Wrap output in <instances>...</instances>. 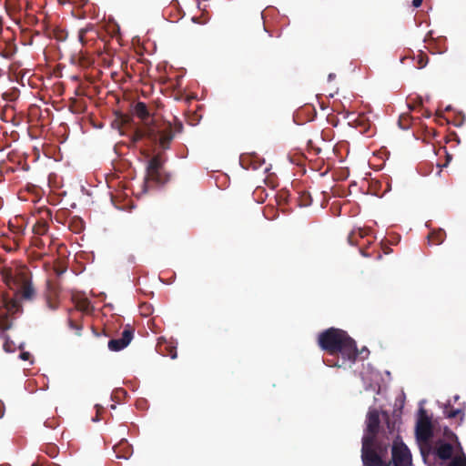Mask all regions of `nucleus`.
<instances>
[{"label":"nucleus","mask_w":466,"mask_h":466,"mask_svg":"<svg viewBox=\"0 0 466 466\" xmlns=\"http://www.w3.org/2000/svg\"><path fill=\"white\" fill-rule=\"evenodd\" d=\"M133 113L141 120V126L137 127L131 136L133 144L145 141V145L147 147H158L167 150L170 147L175 132H182L183 125L180 122L175 126L174 130L169 122H162L157 119L144 102H137Z\"/></svg>","instance_id":"f257e3e1"},{"label":"nucleus","mask_w":466,"mask_h":466,"mask_svg":"<svg viewBox=\"0 0 466 466\" xmlns=\"http://www.w3.org/2000/svg\"><path fill=\"white\" fill-rule=\"evenodd\" d=\"M319 346L335 359H327L324 363L329 367H345L347 363H354L360 353L355 340L339 329L329 328L319 333Z\"/></svg>","instance_id":"f03ea898"},{"label":"nucleus","mask_w":466,"mask_h":466,"mask_svg":"<svg viewBox=\"0 0 466 466\" xmlns=\"http://www.w3.org/2000/svg\"><path fill=\"white\" fill-rule=\"evenodd\" d=\"M380 422L379 411L377 410H370L367 415L366 432L361 441V460L363 466H377L381 462L375 452L377 446L380 443H384L377 439Z\"/></svg>","instance_id":"7ed1b4c3"},{"label":"nucleus","mask_w":466,"mask_h":466,"mask_svg":"<svg viewBox=\"0 0 466 466\" xmlns=\"http://www.w3.org/2000/svg\"><path fill=\"white\" fill-rule=\"evenodd\" d=\"M163 161L159 155L149 159L147 165L144 190L147 191L154 185H162L167 182V177L162 174Z\"/></svg>","instance_id":"20e7f679"},{"label":"nucleus","mask_w":466,"mask_h":466,"mask_svg":"<svg viewBox=\"0 0 466 466\" xmlns=\"http://www.w3.org/2000/svg\"><path fill=\"white\" fill-rule=\"evenodd\" d=\"M21 310V304L17 299H8L4 300V305L0 306V329L7 330L13 326V316Z\"/></svg>","instance_id":"39448f33"},{"label":"nucleus","mask_w":466,"mask_h":466,"mask_svg":"<svg viewBox=\"0 0 466 466\" xmlns=\"http://www.w3.org/2000/svg\"><path fill=\"white\" fill-rule=\"evenodd\" d=\"M420 413L421 416L416 424V437L421 441H428L433 435L431 421L423 410Z\"/></svg>","instance_id":"423d86ee"},{"label":"nucleus","mask_w":466,"mask_h":466,"mask_svg":"<svg viewBox=\"0 0 466 466\" xmlns=\"http://www.w3.org/2000/svg\"><path fill=\"white\" fill-rule=\"evenodd\" d=\"M134 337V329L127 325L121 333L119 339H112L108 341V349L112 351H119L131 342Z\"/></svg>","instance_id":"0eeeda50"},{"label":"nucleus","mask_w":466,"mask_h":466,"mask_svg":"<svg viewBox=\"0 0 466 466\" xmlns=\"http://www.w3.org/2000/svg\"><path fill=\"white\" fill-rule=\"evenodd\" d=\"M350 124L358 128L361 134H367L370 136V130L371 128V123L367 116L360 114L350 121Z\"/></svg>","instance_id":"6e6552de"},{"label":"nucleus","mask_w":466,"mask_h":466,"mask_svg":"<svg viewBox=\"0 0 466 466\" xmlns=\"http://www.w3.org/2000/svg\"><path fill=\"white\" fill-rule=\"evenodd\" d=\"M434 453L441 460H443V461L450 460L453 454V446L451 443L444 442L442 441H439L437 442Z\"/></svg>","instance_id":"1a4fd4ad"},{"label":"nucleus","mask_w":466,"mask_h":466,"mask_svg":"<svg viewBox=\"0 0 466 466\" xmlns=\"http://www.w3.org/2000/svg\"><path fill=\"white\" fill-rule=\"evenodd\" d=\"M16 296L25 299V300H32L35 296V290L30 281L25 280L21 284Z\"/></svg>","instance_id":"9d476101"},{"label":"nucleus","mask_w":466,"mask_h":466,"mask_svg":"<svg viewBox=\"0 0 466 466\" xmlns=\"http://www.w3.org/2000/svg\"><path fill=\"white\" fill-rule=\"evenodd\" d=\"M157 350L164 356H168L171 359L177 358V348L170 342L164 339H159L157 342Z\"/></svg>","instance_id":"9b49d317"},{"label":"nucleus","mask_w":466,"mask_h":466,"mask_svg":"<svg viewBox=\"0 0 466 466\" xmlns=\"http://www.w3.org/2000/svg\"><path fill=\"white\" fill-rule=\"evenodd\" d=\"M114 451L117 459H128L132 454V447L127 441H121L114 447Z\"/></svg>","instance_id":"f8f14e48"},{"label":"nucleus","mask_w":466,"mask_h":466,"mask_svg":"<svg viewBox=\"0 0 466 466\" xmlns=\"http://www.w3.org/2000/svg\"><path fill=\"white\" fill-rule=\"evenodd\" d=\"M93 309L90 301L87 299H82L76 301V309H70L74 314L78 315L79 318L83 317V313H89Z\"/></svg>","instance_id":"ddd939ff"},{"label":"nucleus","mask_w":466,"mask_h":466,"mask_svg":"<svg viewBox=\"0 0 466 466\" xmlns=\"http://www.w3.org/2000/svg\"><path fill=\"white\" fill-rule=\"evenodd\" d=\"M427 238L430 245H441L446 238V232L441 228L434 229Z\"/></svg>","instance_id":"4468645a"},{"label":"nucleus","mask_w":466,"mask_h":466,"mask_svg":"<svg viewBox=\"0 0 466 466\" xmlns=\"http://www.w3.org/2000/svg\"><path fill=\"white\" fill-rule=\"evenodd\" d=\"M68 326L71 329L76 331V334L80 336L81 330L83 329L82 324L78 321V318L76 314H74V311L68 312Z\"/></svg>","instance_id":"2eb2a0df"},{"label":"nucleus","mask_w":466,"mask_h":466,"mask_svg":"<svg viewBox=\"0 0 466 466\" xmlns=\"http://www.w3.org/2000/svg\"><path fill=\"white\" fill-rule=\"evenodd\" d=\"M243 161H248L249 167L254 170H257V169L262 167L266 164L265 159L256 154H252V155L248 156Z\"/></svg>","instance_id":"dca6fc26"},{"label":"nucleus","mask_w":466,"mask_h":466,"mask_svg":"<svg viewBox=\"0 0 466 466\" xmlns=\"http://www.w3.org/2000/svg\"><path fill=\"white\" fill-rule=\"evenodd\" d=\"M46 285H47V289L50 292V294H48L46 296V306L51 310H56L58 308V302L56 299L51 298V295H56V292L53 290L51 281L48 280L46 282Z\"/></svg>","instance_id":"f3484780"},{"label":"nucleus","mask_w":466,"mask_h":466,"mask_svg":"<svg viewBox=\"0 0 466 466\" xmlns=\"http://www.w3.org/2000/svg\"><path fill=\"white\" fill-rule=\"evenodd\" d=\"M428 62H429L428 56L425 53L420 51L419 55L417 56V62H416L417 68L421 69V68L425 67L427 66Z\"/></svg>","instance_id":"a211bd4d"},{"label":"nucleus","mask_w":466,"mask_h":466,"mask_svg":"<svg viewBox=\"0 0 466 466\" xmlns=\"http://www.w3.org/2000/svg\"><path fill=\"white\" fill-rule=\"evenodd\" d=\"M356 235H357V231L355 230H352L349 236H348V242L350 244V245H355L357 244V238H356ZM358 235L360 238H363L365 236V233L363 232L362 229L359 228L358 229Z\"/></svg>","instance_id":"6ab92c4d"},{"label":"nucleus","mask_w":466,"mask_h":466,"mask_svg":"<svg viewBox=\"0 0 466 466\" xmlns=\"http://www.w3.org/2000/svg\"><path fill=\"white\" fill-rule=\"evenodd\" d=\"M48 226L46 222H38L34 226V232L37 235H44L47 231Z\"/></svg>","instance_id":"aec40b11"},{"label":"nucleus","mask_w":466,"mask_h":466,"mask_svg":"<svg viewBox=\"0 0 466 466\" xmlns=\"http://www.w3.org/2000/svg\"><path fill=\"white\" fill-rule=\"evenodd\" d=\"M448 466H466V456L462 455L455 457Z\"/></svg>","instance_id":"412c9836"},{"label":"nucleus","mask_w":466,"mask_h":466,"mask_svg":"<svg viewBox=\"0 0 466 466\" xmlns=\"http://www.w3.org/2000/svg\"><path fill=\"white\" fill-rule=\"evenodd\" d=\"M93 28V25H87L84 28H81L78 32V39L81 42V44L86 43V35L88 31H90Z\"/></svg>","instance_id":"4be33fe9"},{"label":"nucleus","mask_w":466,"mask_h":466,"mask_svg":"<svg viewBox=\"0 0 466 466\" xmlns=\"http://www.w3.org/2000/svg\"><path fill=\"white\" fill-rule=\"evenodd\" d=\"M311 204V198L309 194L303 193L300 197V206L302 207H308Z\"/></svg>","instance_id":"5701e85b"},{"label":"nucleus","mask_w":466,"mask_h":466,"mask_svg":"<svg viewBox=\"0 0 466 466\" xmlns=\"http://www.w3.org/2000/svg\"><path fill=\"white\" fill-rule=\"evenodd\" d=\"M19 358H20L22 360L29 361L31 364L34 362V361H33V357H32L31 353H30V352H28V351H22V352L19 354Z\"/></svg>","instance_id":"b1692460"},{"label":"nucleus","mask_w":466,"mask_h":466,"mask_svg":"<svg viewBox=\"0 0 466 466\" xmlns=\"http://www.w3.org/2000/svg\"><path fill=\"white\" fill-rule=\"evenodd\" d=\"M461 412V410L460 409H451V410L447 411L446 417L449 419H453L457 417Z\"/></svg>","instance_id":"393cba45"},{"label":"nucleus","mask_w":466,"mask_h":466,"mask_svg":"<svg viewBox=\"0 0 466 466\" xmlns=\"http://www.w3.org/2000/svg\"><path fill=\"white\" fill-rule=\"evenodd\" d=\"M3 279L5 280V282L10 286L11 282L13 281V277L11 275V272L10 271H5L3 272Z\"/></svg>","instance_id":"a878e982"},{"label":"nucleus","mask_w":466,"mask_h":466,"mask_svg":"<svg viewBox=\"0 0 466 466\" xmlns=\"http://www.w3.org/2000/svg\"><path fill=\"white\" fill-rule=\"evenodd\" d=\"M289 193L287 191L279 192L277 195V198L279 199V203H281V201L287 202L288 201Z\"/></svg>","instance_id":"bb28decb"},{"label":"nucleus","mask_w":466,"mask_h":466,"mask_svg":"<svg viewBox=\"0 0 466 466\" xmlns=\"http://www.w3.org/2000/svg\"><path fill=\"white\" fill-rule=\"evenodd\" d=\"M46 453L51 457H55L56 454V448L55 446H52L50 448V451H46Z\"/></svg>","instance_id":"cd10ccee"},{"label":"nucleus","mask_w":466,"mask_h":466,"mask_svg":"<svg viewBox=\"0 0 466 466\" xmlns=\"http://www.w3.org/2000/svg\"><path fill=\"white\" fill-rule=\"evenodd\" d=\"M422 4V0H413L412 1V5L414 7H420Z\"/></svg>","instance_id":"c85d7f7f"},{"label":"nucleus","mask_w":466,"mask_h":466,"mask_svg":"<svg viewBox=\"0 0 466 466\" xmlns=\"http://www.w3.org/2000/svg\"><path fill=\"white\" fill-rule=\"evenodd\" d=\"M451 156H449V155H448V156H447V161H446V163H445L443 166H439V167H446V166L448 165V162L451 160Z\"/></svg>","instance_id":"c756f323"},{"label":"nucleus","mask_w":466,"mask_h":466,"mask_svg":"<svg viewBox=\"0 0 466 466\" xmlns=\"http://www.w3.org/2000/svg\"><path fill=\"white\" fill-rule=\"evenodd\" d=\"M335 76H336L335 74H329V80L333 79Z\"/></svg>","instance_id":"7c9ffc66"},{"label":"nucleus","mask_w":466,"mask_h":466,"mask_svg":"<svg viewBox=\"0 0 466 466\" xmlns=\"http://www.w3.org/2000/svg\"><path fill=\"white\" fill-rule=\"evenodd\" d=\"M269 170V167L267 166L264 167V172L267 173Z\"/></svg>","instance_id":"2f4dec72"},{"label":"nucleus","mask_w":466,"mask_h":466,"mask_svg":"<svg viewBox=\"0 0 466 466\" xmlns=\"http://www.w3.org/2000/svg\"><path fill=\"white\" fill-rule=\"evenodd\" d=\"M4 348H5V350L6 351H9V349H7V343H5V344L4 345Z\"/></svg>","instance_id":"473e14b6"},{"label":"nucleus","mask_w":466,"mask_h":466,"mask_svg":"<svg viewBox=\"0 0 466 466\" xmlns=\"http://www.w3.org/2000/svg\"><path fill=\"white\" fill-rule=\"evenodd\" d=\"M258 192H259V190L254 191V194H257ZM260 192H262V190H260Z\"/></svg>","instance_id":"72a5a7b5"},{"label":"nucleus","mask_w":466,"mask_h":466,"mask_svg":"<svg viewBox=\"0 0 466 466\" xmlns=\"http://www.w3.org/2000/svg\"><path fill=\"white\" fill-rule=\"evenodd\" d=\"M0 466H10V465H8V464H5V465H0Z\"/></svg>","instance_id":"f704fd0d"},{"label":"nucleus","mask_w":466,"mask_h":466,"mask_svg":"<svg viewBox=\"0 0 466 466\" xmlns=\"http://www.w3.org/2000/svg\"><path fill=\"white\" fill-rule=\"evenodd\" d=\"M32 466H38L37 464L34 463Z\"/></svg>","instance_id":"c9c22d12"}]
</instances>
